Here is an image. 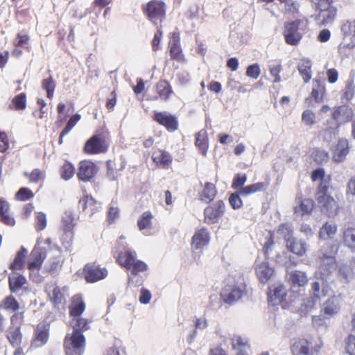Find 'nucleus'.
I'll return each mask as SVG.
<instances>
[{"mask_svg": "<svg viewBox=\"0 0 355 355\" xmlns=\"http://www.w3.org/2000/svg\"><path fill=\"white\" fill-rule=\"evenodd\" d=\"M255 271L261 283H266L275 275L273 267L270 266L267 261H257Z\"/></svg>", "mask_w": 355, "mask_h": 355, "instance_id": "nucleus-15", "label": "nucleus"}, {"mask_svg": "<svg viewBox=\"0 0 355 355\" xmlns=\"http://www.w3.org/2000/svg\"><path fill=\"white\" fill-rule=\"evenodd\" d=\"M156 88L159 96L164 101L168 100L173 92L170 84L166 80L159 81Z\"/></svg>", "mask_w": 355, "mask_h": 355, "instance_id": "nucleus-40", "label": "nucleus"}, {"mask_svg": "<svg viewBox=\"0 0 355 355\" xmlns=\"http://www.w3.org/2000/svg\"><path fill=\"white\" fill-rule=\"evenodd\" d=\"M225 210V204L223 201H217L214 206H209L205 209V216L206 219H209L210 223H214L220 218Z\"/></svg>", "mask_w": 355, "mask_h": 355, "instance_id": "nucleus-19", "label": "nucleus"}, {"mask_svg": "<svg viewBox=\"0 0 355 355\" xmlns=\"http://www.w3.org/2000/svg\"><path fill=\"white\" fill-rule=\"evenodd\" d=\"M209 241V236L208 232L205 229H201L193 236L192 246L195 250H199L207 245Z\"/></svg>", "mask_w": 355, "mask_h": 355, "instance_id": "nucleus-28", "label": "nucleus"}, {"mask_svg": "<svg viewBox=\"0 0 355 355\" xmlns=\"http://www.w3.org/2000/svg\"><path fill=\"white\" fill-rule=\"evenodd\" d=\"M74 173H75L74 167L69 162H65L62 165L61 171H60V175H61V177L64 180H69L71 178L73 177V175H74Z\"/></svg>", "mask_w": 355, "mask_h": 355, "instance_id": "nucleus-51", "label": "nucleus"}, {"mask_svg": "<svg viewBox=\"0 0 355 355\" xmlns=\"http://www.w3.org/2000/svg\"><path fill=\"white\" fill-rule=\"evenodd\" d=\"M277 232L280 236L284 238L286 243L293 239V229L289 224H281Z\"/></svg>", "mask_w": 355, "mask_h": 355, "instance_id": "nucleus-44", "label": "nucleus"}, {"mask_svg": "<svg viewBox=\"0 0 355 355\" xmlns=\"http://www.w3.org/2000/svg\"><path fill=\"white\" fill-rule=\"evenodd\" d=\"M239 192L232 193L229 199L230 203L234 209H239L242 205V201L239 196Z\"/></svg>", "mask_w": 355, "mask_h": 355, "instance_id": "nucleus-62", "label": "nucleus"}, {"mask_svg": "<svg viewBox=\"0 0 355 355\" xmlns=\"http://www.w3.org/2000/svg\"><path fill=\"white\" fill-rule=\"evenodd\" d=\"M314 207V202L311 199L298 200L294 207V215L296 218L309 215Z\"/></svg>", "mask_w": 355, "mask_h": 355, "instance_id": "nucleus-20", "label": "nucleus"}, {"mask_svg": "<svg viewBox=\"0 0 355 355\" xmlns=\"http://www.w3.org/2000/svg\"><path fill=\"white\" fill-rule=\"evenodd\" d=\"M329 293V288L322 279H316L311 284L310 297L304 302L306 311L312 309L322 297Z\"/></svg>", "mask_w": 355, "mask_h": 355, "instance_id": "nucleus-4", "label": "nucleus"}, {"mask_svg": "<svg viewBox=\"0 0 355 355\" xmlns=\"http://www.w3.org/2000/svg\"><path fill=\"white\" fill-rule=\"evenodd\" d=\"M354 86L352 82H347L344 92V98L347 100H349L352 98L354 94Z\"/></svg>", "mask_w": 355, "mask_h": 355, "instance_id": "nucleus-64", "label": "nucleus"}, {"mask_svg": "<svg viewBox=\"0 0 355 355\" xmlns=\"http://www.w3.org/2000/svg\"><path fill=\"white\" fill-rule=\"evenodd\" d=\"M300 21L297 20L285 25L284 37L287 44L297 45L302 38L299 29Z\"/></svg>", "mask_w": 355, "mask_h": 355, "instance_id": "nucleus-8", "label": "nucleus"}, {"mask_svg": "<svg viewBox=\"0 0 355 355\" xmlns=\"http://www.w3.org/2000/svg\"><path fill=\"white\" fill-rule=\"evenodd\" d=\"M339 274L343 277L347 282L354 275L352 268L347 264H344L339 268Z\"/></svg>", "mask_w": 355, "mask_h": 355, "instance_id": "nucleus-55", "label": "nucleus"}, {"mask_svg": "<svg viewBox=\"0 0 355 355\" xmlns=\"http://www.w3.org/2000/svg\"><path fill=\"white\" fill-rule=\"evenodd\" d=\"M43 245L44 241L42 239L40 238L30 254L27 268L30 271L31 276L33 272L40 270L42 267L43 263L42 255L44 252V247Z\"/></svg>", "mask_w": 355, "mask_h": 355, "instance_id": "nucleus-6", "label": "nucleus"}, {"mask_svg": "<svg viewBox=\"0 0 355 355\" xmlns=\"http://www.w3.org/2000/svg\"><path fill=\"white\" fill-rule=\"evenodd\" d=\"M261 73V70L258 64H254L247 68L246 75L254 79H257Z\"/></svg>", "mask_w": 355, "mask_h": 355, "instance_id": "nucleus-59", "label": "nucleus"}, {"mask_svg": "<svg viewBox=\"0 0 355 355\" xmlns=\"http://www.w3.org/2000/svg\"><path fill=\"white\" fill-rule=\"evenodd\" d=\"M267 186L263 182H257L251 185H248L241 188L239 191V194L243 196H248L259 191H263L266 189Z\"/></svg>", "mask_w": 355, "mask_h": 355, "instance_id": "nucleus-43", "label": "nucleus"}, {"mask_svg": "<svg viewBox=\"0 0 355 355\" xmlns=\"http://www.w3.org/2000/svg\"><path fill=\"white\" fill-rule=\"evenodd\" d=\"M154 119L157 123L164 125L168 130H175L177 128L175 118L166 112L155 113Z\"/></svg>", "mask_w": 355, "mask_h": 355, "instance_id": "nucleus-25", "label": "nucleus"}, {"mask_svg": "<svg viewBox=\"0 0 355 355\" xmlns=\"http://www.w3.org/2000/svg\"><path fill=\"white\" fill-rule=\"evenodd\" d=\"M85 304L79 295H75L72 298V303L70 307V313L74 317L79 316L85 310Z\"/></svg>", "mask_w": 355, "mask_h": 355, "instance_id": "nucleus-38", "label": "nucleus"}, {"mask_svg": "<svg viewBox=\"0 0 355 355\" xmlns=\"http://www.w3.org/2000/svg\"><path fill=\"white\" fill-rule=\"evenodd\" d=\"M232 347L236 350H239L240 348L249 349L250 346L248 344V340L239 336H234L232 340Z\"/></svg>", "mask_w": 355, "mask_h": 355, "instance_id": "nucleus-53", "label": "nucleus"}, {"mask_svg": "<svg viewBox=\"0 0 355 355\" xmlns=\"http://www.w3.org/2000/svg\"><path fill=\"white\" fill-rule=\"evenodd\" d=\"M332 189L328 186V182L322 181L318 187L317 200L322 211L329 217L336 216L338 212L337 202L331 196Z\"/></svg>", "mask_w": 355, "mask_h": 355, "instance_id": "nucleus-2", "label": "nucleus"}, {"mask_svg": "<svg viewBox=\"0 0 355 355\" xmlns=\"http://www.w3.org/2000/svg\"><path fill=\"white\" fill-rule=\"evenodd\" d=\"M10 142L6 132L0 131V152L5 153L9 148Z\"/></svg>", "mask_w": 355, "mask_h": 355, "instance_id": "nucleus-56", "label": "nucleus"}, {"mask_svg": "<svg viewBox=\"0 0 355 355\" xmlns=\"http://www.w3.org/2000/svg\"><path fill=\"white\" fill-rule=\"evenodd\" d=\"M337 232V225L334 223H325L319 231V237L326 240L334 236Z\"/></svg>", "mask_w": 355, "mask_h": 355, "instance_id": "nucleus-37", "label": "nucleus"}, {"mask_svg": "<svg viewBox=\"0 0 355 355\" xmlns=\"http://www.w3.org/2000/svg\"><path fill=\"white\" fill-rule=\"evenodd\" d=\"M61 266H62L61 258L60 257V256H57L55 257V259L53 260V261L52 262V263L51 264L49 269V272L52 275H56L59 272V271L61 268Z\"/></svg>", "mask_w": 355, "mask_h": 355, "instance_id": "nucleus-58", "label": "nucleus"}, {"mask_svg": "<svg viewBox=\"0 0 355 355\" xmlns=\"http://www.w3.org/2000/svg\"><path fill=\"white\" fill-rule=\"evenodd\" d=\"M44 345V323H40L34 331L33 338L31 340L30 349H35Z\"/></svg>", "mask_w": 355, "mask_h": 355, "instance_id": "nucleus-26", "label": "nucleus"}, {"mask_svg": "<svg viewBox=\"0 0 355 355\" xmlns=\"http://www.w3.org/2000/svg\"><path fill=\"white\" fill-rule=\"evenodd\" d=\"M289 281L294 286H304L308 282V277L304 272L295 270L289 274Z\"/></svg>", "mask_w": 355, "mask_h": 355, "instance_id": "nucleus-35", "label": "nucleus"}, {"mask_svg": "<svg viewBox=\"0 0 355 355\" xmlns=\"http://www.w3.org/2000/svg\"><path fill=\"white\" fill-rule=\"evenodd\" d=\"M9 204L2 198H0V222L8 225L13 226L15 220L9 214Z\"/></svg>", "mask_w": 355, "mask_h": 355, "instance_id": "nucleus-27", "label": "nucleus"}, {"mask_svg": "<svg viewBox=\"0 0 355 355\" xmlns=\"http://www.w3.org/2000/svg\"><path fill=\"white\" fill-rule=\"evenodd\" d=\"M85 279L88 282H95L104 279L107 275L105 268H101L95 263H89L85 266Z\"/></svg>", "mask_w": 355, "mask_h": 355, "instance_id": "nucleus-12", "label": "nucleus"}, {"mask_svg": "<svg viewBox=\"0 0 355 355\" xmlns=\"http://www.w3.org/2000/svg\"><path fill=\"white\" fill-rule=\"evenodd\" d=\"M343 241L346 247L355 252V228L348 227L343 231Z\"/></svg>", "mask_w": 355, "mask_h": 355, "instance_id": "nucleus-34", "label": "nucleus"}, {"mask_svg": "<svg viewBox=\"0 0 355 355\" xmlns=\"http://www.w3.org/2000/svg\"><path fill=\"white\" fill-rule=\"evenodd\" d=\"M26 107V95L25 93H20L16 95L11 101L8 107L10 110L21 111Z\"/></svg>", "mask_w": 355, "mask_h": 355, "instance_id": "nucleus-39", "label": "nucleus"}, {"mask_svg": "<svg viewBox=\"0 0 355 355\" xmlns=\"http://www.w3.org/2000/svg\"><path fill=\"white\" fill-rule=\"evenodd\" d=\"M302 121L305 125H313L316 123L315 113L310 110H304L302 114Z\"/></svg>", "mask_w": 355, "mask_h": 355, "instance_id": "nucleus-52", "label": "nucleus"}, {"mask_svg": "<svg viewBox=\"0 0 355 355\" xmlns=\"http://www.w3.org/2000/svg\"><path fill=\"white\" fill-rule=\"evenodd\" d=\"M297 69L304 83H308L311 78V60L301 59L297 64Z\"/></svg>", "mask_w": 355, "mask_h": 355, "instance_id": "nucleus-31", "label": "nucleus"}, {"mask_svg": "<svg viewBox=\"0 0 355 355\" xmlns=\"http://www.w3.org/2000/svg\"><path fill=\"white\" fill-rule=\"evenodd\" d=\"M98 171V168L94 163L89 160H83L79 164L77 176L80 181L89 182L96 175Z\"/></svg>", "mask_w": 355, "mask_h": 355, "instance_id": "nucleus-7", "label": "nucleus"}, {"mask_svg": "<svg viewBox=\"0 0 355 355\" xmlns=\"http://www.w3.org/2000/svg\"><path fill=\"white\" fill-rule=\"evenodd\" d=\"M332 159L335 162H343L349 153V143L345 139L338 140L336 145L332 147Z\"/></svg>", "mask_w": 355, "mask_h": 355, "instance_id": "nucleus-17", "label": "nucleus"}, {"mask_svg": "<svg viewBox=\"0 0 355 355\" xmlns=\"http://www.w3.org/2000/svg\"><path fill=\"white\" fill-rule=\"evenodd\" d=\"M291 350L293 355H313L312 343L305 339L296 340Z\"/></svg>", "mask_w": 355, "mask_h": 355, "instance_id": "nucleus-21", "label": "nucleus"}, {"mask_svg": "<svg viewBox=\"0 0 355 355\" xmlns=\"http://www.w3.org/2000/svg\"><path fill=\"white\" fill-rule=\"evenodd\" d=\"M346 352L349 355H355V336L350 335L348 336L346 343Z\"/></svg>", "mask_w": 355, "mask_h": 355, "instance_id": "nucleus-61", "label": "nucleus"}, {"mask_svg": "<svg viewBox=\"0 0 355 355\" xmlns=\"http://www.w3.org/2000/svg\"><path fill=\"white\" fill-rule=\"evenodd\" d=\"M244 293V286L241 284L239 286H229L225 288L221 296L225 303L233 304L239 301Z\"/></svg>", "mask_w": 355, "mask_h": 355, "instance_id": "nucleus-13", "label": "nucleus"}, {"mask_svg": "<svg viewBox=\"0 0 355 355\" xmlns=\"http://www.w3.org/2000/svg\"><path fill=\"white\" fill-rule=\"evenodd\" d=\"M23 313H15L10 318L11 325L8 327L6 333V338L10 345L13 347H19L22 343L23 334L21 331L20 325L15 326V323L18 320H23Z\"/></svg>", "mask_w": 355, "mask_h": 355, "instance_id": "nucleus-5", "label": "nucleus"}, {"mask_svg": "<svg viewBox=\"0 0 355 355\" xmlns=\"http://www.w3.org/2000/svg\"><path fill=\"white\" fill-rule=\"evenodd\" d=\"M216 194V190L214 185L207 182L201 196V199L209 202L214 199Z\"/></svg>", "mask_w": 355, "mask_h": 355, "instance_id": "nucleus-46", "label": "nucleus"}, {"mask_svg": "<svg viewBox=\"0 0 355 355\" xmlns=\"http://www.w3.org/2000/svg\"><path fill=\"white\" fill-rule=\"evenodd\" d=\"M153 215L149 211L144 212L137 221V225L140 231L144 234L147 235L148 230L152 227Z\"/></svg>", "mask_w": 355, "mask_h": 355, "instance_id": "nucleus-32", "label": "nucleus"}, {"mask_svg": "<svg viewBox=\"0 0 355 355\" xmlns=\"http://www.w3.org/2000/svg\"><path fill=\"white\" fill-rule=\"evenodd\" d=\"M73 331L66 336L64 349L67 355H81L85 347V337L79 330L88 329L87 320L85 318L73 319Z\"/></svg>", "mask_w": 355, "mask_h": 355, "instance_id": "nucleus-1", "label": "nucleus"}, {"mask_svg": "<svg viewBox=\"0 0 355 355\" xmlns=\"http://www.w3.org/2000/svg\"><path fill=\"white\" fill-rule=\"evenodd\" d=\"M63 233L61 236V241L62 242L63 245L65 247L67 250H70L72 246V243L73 240V231L72 229L68 230H62Z\"/></svg>", "mask_w": 355, "mask_h": 355, "instance_id": "nucleus-45", "label": "nucleus"}, {"mask_svg": "<svg viewBox=\"0 0 355 355\" xmlns=\"http://www.w3.org/2000/svg\"><path fill=\"white\" fill-rule=\"evenodd\" d=\"M0 309L16 312L19 309V303L12 295H10L6 297L0 302Z\"/></svg>", "mask_w": 355, "mask_h": 355, "instance_id": "nucleus-33", "label": "nucleus"}, {"mask_svg": "<svg viewBox=\"0 0 355 355\" xmlns=\"http://www.w3.org/2000/svg\"><path fill=\"white\" fill-rule=\"evenodd\" d=\"M75 218H74V216L73 214H72L71 211H66L63 216H62V230H69V229H72L73 230V227L75 226Z\"/></svg>", "mask_w": 355, "mask_h": 355, "instance_id": "nucleus-47", "label": "nucleus"}, {"mask_svg": "<svg viewBox=\"0 0 355 355\" xmlns=\"http://www.w3.org/2000/svg\"><path fill=\"white\" fill-rule=\"evenodd\" d=\"M81 116L78 114H76L73 116H72L69 121L67 122V124L66 127L63 129V130L61 132L60 137V142H62V137L65 135H67L71 130L76 125V124L79 121Z\"/></svg>", "mask_w": 355, "mask_h": 355, "instance_id": "nucleus-49", "label": "nucleus"}, {"mask_svg": "<svg viewBox=\"0 0 355 355\" xmlns=\"http://www.w3.org/2000/svg\"><path fill=\"white\" fill-rule=\"evenodd\" d=\"M118 263L128 270L132 269L131 275L137 276L139 272L146 271L148 266L142 261L136 258V252L126 250L124 253L120 252L117 258Z\"/></svg>", "mask_w": 355, "mask_h": 355, "instance_id": "nucleus-3", "label": "nucleus"}, {"mask_svg": "<svg viewBox=\"0 0 355 355\" xmlns=\"http://www.w3.org/2000/svg\"><path fill=\"white\" fill-rule=\"evenodd\" d=\"M286 295V288L282 284L274 286L270 288L268 293L269 300L273 305L282 302Z\"/></svg>", "mask_w": 355, "mask_h": 355, "instance_id": "nucleus-23", "label": "nucleus"}, {"mask_svg": "<svg viewBox=\"0 0 355 355\" xmlns=\"http://www.w3.org/2000/svg\"><path fill=\"white\" fill-rule=\"evenodd\" d=\"M169 47L170 54L173 59L180 62H184V56L182 53L180 46L179 37L175 33H173L172 35L171 41L169 42Z\"/></svg>", "mask_w": 355, "mask_h": 355, "instance_id": "nucleus-24", "label": "nucleus"}, {"mask_svg": "<svg viewBox=\"0 0 355 355\" xmlns=\"http://www.w3.org/2000/svg\"><path fill=\"white\" fill-rule=\"evenodd\" d=\"M320 272L324 276L332 274L336 270L337 266L335 257L332 255L322 253L320 257Z\"/></svg>", "mask_w": 355, "mask_h": 355, "instance_id": "nucleus-18", "label": "nucleus"}, {"mask_svg": "<svg viewBox=\"0 0 355 355\" xmlns=\"http://www.w3.org/2000/svg\"><path fill=\"white\" fill-rule=\"evenodd\" d=\"M271 76L274 78V83H278L281 82L282 78L279 76V73L282 69L281 64H270L268 67Z\"/></svg>", "mask_w": 355, "mask_h": 355, "instance_id": "nucleus-54", "label": "nucleus"}, {"mask_svg": "<svg viewBox=\"0 0 355 355\" xmlns=\"http://www.w3.org/2000/svg\"><path fill=\"white\" fill-rule=\"evenodd\" d=\"M311 3L315 11L332 6L331 0H311Z\"/></svg>", "mask_w": 355, "mask_h": 355, "instance_id": "nucleus-60", "label": "nucleus"}, {"mask_svg": "<svg viewBox=\"0 0 355 355\" xmlns=\"http://www.w3.org/2000/svg\"><path fill=\"white\" fill-rule=\"evenodd\" d=\"M153 159L157 165H160L164 168L167 167L172 161L170 154L162 150L153 153Z\"/></svg>", "mask_w": 355, "mask_h": 355, "instance_id": "nucleus-36", "label": "nucleus"}, {"mask_svg": "<svg viewBox=\"0 0 355 355\" xmlns=\"http://www.w3.org/2000/svg\"><path fill=\"white\" fill-rule=\"evenodd\" d=\"M316 12H318V13L312 16V17L314 18L318 25L325 26L334 21L337 14V8L331 6L325 8V9L316 10Z\"/></svg>", "mask_w": 355, "mask_h": 355, "instance_id": "nucleus-9", "label": "nucleus"}, {"mask_svg": "<svg viewBox=\"0 0 355 355\" xmlns=\"http://www.w3.org/2000/svg\"><path fill=\"white\" fill-rule=\"evenodd\" d=\"M107 146L105 139L99 135H94L85 144V150L86 153L96 154L104 153L107 150Z\"/></svg>", "mask_w": 355, "mask_h": 355, "instance_id": "nucleus-11", "label": "nucleus"}, {"mask_svg": "<svg viewBox=\"0 0 355 355\" xmlns=\"http://www.w3.org/2000/svg\"><path fill=\"white\" fill-rule=\"evenodd\" d=\"M344 35V45L352 49L355 46V19L352 21H347L341 27Z\"/></svg>", "mask_w": 355, "mask_h": 355, "instance_id": "nucleus-16", "label": "nucleus"}, {"mask_svg": "<svg viewBox=\"0 0 355 355\" xmlns=\"http://www.w3.org/2000/svg\"><path fill=\"white\" fill-rule=\"evenodd\" d=\"M146 12L149 19L154 24L157 20H162L165 15L164 4L163 2L153 1L148 3Z\"/></svg>", "mask_w": 355, "mask_h": 355, "instance_id": "nucleus-10", "label": "nucleus"}, {"mask_svg": "<svg viewBox=\"0 0 355 355\" xmlns=\"http://www.w3.org/2000/svg\"><path fill=\"white\" fill-rule=\"evenodd\" d=\"M340 307V297L333 295L323 303L321 312L327 317H332L339 313Z\"/></svg>", "mask_w": 355, "mask_h": 355, "instance_id": "nucleus-14", "label": "nucleus"}, {"mask_svg": "<svg viewBox=\"0 0 355 355\" xmlns=\"http://www.w3.org/2000/svg\"><path fill=\"white\" fill-rule=\"evenodd\" d=\"M34 196L32 191L26 187H22L15 193V199L19 201H26Z\"/></svg>", "mask_w": 355, "mask_h": 355, "instance_id": "nucleus-50", "label": "nucleus"}, {"mask_svg": "<svg viewBox=\"0 0 355 355\" xmlns=\"http://www.w3.org/2000/svg\"><path fill=\"white\" fill-rule=\"evenodd\" d=\"M27 250L25 248L21 247L17 252L14 260L10 264L9 268L13 272L17 270H22L25 266V260L27 256Z\"/></svg>", "mask_w": 355, "mask_h": 355, "instance_id": "nucleus-30", "label": "nucleus"}, {"mask_svg": "<svg viewBox=\"0 0 355 355\" xmlns=\"http://www.w3.org/2000/svg\"><path fill=\"white\" fill-rule=\"evenodd\" d=\"M325 92L324 86L318 80H313V87L311 94L312 98L315 99L317 103H320L323 99V94Z\"/></svg>", "mask_w": 355, "mask_h": 355, "instance_id": "nucleus-42", "label": "nucleus"}, {"mask_svg": "<svg viewBox=\"0 0 355 355\" xmlns=\"http://www.w3.org/2000/svg\"><path fill=\"white\" fill-rule=\"evenodd\" d=\"M51 299L54 305L57 306L59 304H62L63 296L62 294L60 293V290L55 288L53 291V296L51 297Z\"/></svg>", "mask_w": 355, "mask_h": 355, "instance_id": "nucleus-63", "label": "nucleus"}, {"mask_svg": "<svg viewBox=\"0 0 355 355\" xmlns=\"http://www.w3.org/2000/svg\"><path fill=\"white\" fill-rule=\"evenodd\" d=\"M27 283L26 277L16 272H12L8 276L9 289L11 293H17Z\"/></svg>", "mask_w": 355, "mask_h": 355, "instance_id": "nucleus-22", "label": "nucleus"}, {"mask_svg": "<svg viewBox=\"0 0 355 355\" xmlns=\"http://www.w3.org/2000/svg\"><path fill=\"white\" fill-rule=\"evenodd\" d=\"M196 145L199 148L201 153L205 155L208 148L207 134L206 130H201L196 135Z\"/></svg>", "mask_w": 355, "mask_h": 355, "instance_id": "nucleus-41", "label": "nucleus"}, {"mask_svg": "<svg viewBox=\"0 0 355 355\" xmlns=\"http://www.w3.org/2000/svg\"><path fill=\"white\" fill-rule=\"evenodd\" d=\"M286 248L293 253L302 257L306 252L307 245L306 242L293 238L286 243Z\"/></svg>", "mask_w": 355, "mask_h": 355, "instance_id": "nucleus-29", "label": "nucleus"}, {"mask_svg": "<svg viewBox=\"0 0 355 355\" xmlns=\"http://www.w3.org/2000/svg\"><path fill=\"white\" fill-rule=\"evenodd\" d=\"M313 159L320 164L327 163L329 161L328 153L322 149H315L312 153Z\"/></svg>", "mask_w": 355, "mask_h": 355, "instance_id": "nucleus-48", "label": "nucleus"}, {"mask_svg": "<svg viewBox=\"0 0 355 355\" xmlns=\"http://www.w3.org/2000/svg\"><path fill=\"white\" fill-rule=\"evenodd\" d=\"M247 180L246 175H239L237 174L233 180V183L232 185V189H238L243 188L242 187L244 185Z\"/></svg>", "mask_w": 355, "mask_h": 355, "instance_id": "nucleus-57", "label": "nucleus"}]
</instances>
